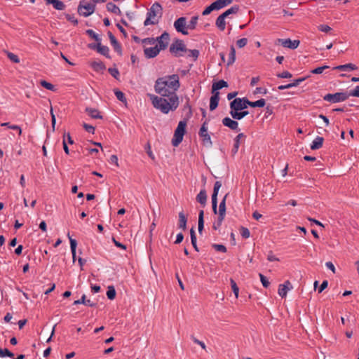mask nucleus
I'll use <instances>...</instances> for the list:
<instances>
[{
    "mask_svg": "<svg viewBox=\"0 0 359 359\" xmlns=\"http://www.w3.org/2000/svg\"><path fill=\"white\" fill-rule=\"evenodd\" d=\"M180 87L178 74H172L158 78L155 81L154 90L162 97H169L176 94L175 92Z\"/></svg>",
    "mask_w": 359,
    "mask_h": 359,
    "instance_id": "obj_1",
    "label": "nucleus"
},
{
    "mask_svg": "<svg viewBox=\"0 0 359 359\" xmlns=\"http://www.w3.org/2000/svg\"><path fill=\"white\" fill-rule=\"evenodd\" d=\"M169 102L164 97L152 95L150 96L154 108L159 109L163 114H168L170 110L175 111L179 106V97L177 94L168 97Z\"/></svg>",
    "mask_w": 359,
    "mask_h": 359,
    "instance_id": "obj_2",
    "label": "nucleus"
},
{
    "mask_svg": "<svg viewBox=\"0 0 359 359\" xmlns=\"http://www.w3.org/2000/svg\"><path fill=\"white\" fill-rule=\"evenodd\" d=\"M163 15V8L158 2H155L148 9L146 20L144 22V26L158 24L159 19Z\"/></svg>",
    "mask_w": 359,
    "mask_h": 359,
    "instance_id": "obj_3",
    "label": "nucleus"
},
{
    "mask_svg": "<svg viewBox=\"0 0 359 359\" xmlns=\"http://www.w3.org/2000/svg\"><path fill=\"white\" fill-rule=\"evenodd\" d=\"M230 114L232 118L235 120H241L247 115L249 114V111L245 110L241 104H238L237 102L231 101L230 102Z\"/></svg>",
    "mask_w": 359,
    "mask_h": 359,
    "instance_id": "obj_4",
    "label": "nucleus"
},
{
    "mask_svg": "<svg viewBox=\"0 0 359 359\" xmlns=\"http://www.w3.org/2000/svg\"><path fill=\"white\" fill-rule=\"evenodd\" d=\"M234 102H237L239 105L241 104L243 108L245 109L248 108V106L251 107H264L266 104V101L264 99L261 98L255 102L250 101L247 97L243 98H235L233 100Z\"/></svg>",
    "mask_w": 359,
    "mask_h": 359,
    "instance_id": "obj_5",
    "label": "nucleus"
},
{
    "mask_svg": "<svg viewBox=\"0 0 359 359\" xmlns=\"http://www.w3.org/2000/svg\"><path fill=\"white\" fill-rule=\"evenodd\" d=\"M95 10V4L86 3L85 0H81L78 6L77 11L80 15L88 17L93 14Z\"/></svg>",
    "mask_w": 359,
    "mask_h": 359,
    "instance_id": "obj_6",
    "label": "nucleus"
},
{
    "mask_svg": "<svg viewBox=\"0 0 359 359\" xmlns=\"http://www.w3.org/2000/svg\"><path fill=\"white\" fill-rule=\"evenodd\" d=\"M169 50L175 57H180L182 55L180 52L185 53L188 49L182 40L176 39L170 45Z\"/></svg>",
    "mask_w": 359,
    "mask_h": 359,
    "instance_id": "obj_7",
    "label": "nucleus"
},
{
    "mask_svg": "<svg viewBox=\"0 0 359 359\" xmlns=\"http://www.w3.org/2000/svg\"><path fill=\"white\" fill-rule=\"evenodd\" d=\"M208 120H205L198 132L199 137L201 138L203 144L206 147H211L212 142L211 141L210 135L208 133Z\"/></svg>",
    "mask_w": 359,
    "mask_h": 359,
    "instance_id": "obj_8",
    "label": "nucleus"
},
{
    "mask_svg": "<svg viewBox=\"0 0 359 359\" xmlns=\"http://www.w3.org/2000/svg\"><path fill=\"white\" fill-rule=\"evenodd\" d=\"M349 97L348 92H337L334 94L328 93L323 97V100L331 103L344 102Z\"/></svg>",
    "mask_w": 359,
    "mask_h": 359,
    "instance_id": "obj_9",
    "label": "nucleus"
},
{
    "mask_svg": "<svg viewBox=\"0 0 359 359\" xmlns=\"http://www.w3.org/2000/svg\"><path fill=\"white\" fill-rule=\"evenodd\" d=\"M174 27L177 32L182 33L184 35L189 34L187 30V18L185 17L177 18L174 22Z\"/></svg>",
    "mask_w": 359,
    "mask_h": 359,
    "instance_id": "obj_10",
    "label": "nucleus"
},
{
    "mask_svg": "<svg viewBox=\"0 0 359 359\" xmlns=\"http://www.w3.org/2000/svg\"><path fill=\"white\" fill-rule=\"evenodd\" d=\"M170 41V34L164 32L161 36L156 38V42H158V48L162 50L167 48Z\"/></svg>",
    "mask_w": 359,
    "mask_h": 359,
    "instance_id": "obj_11",
    "label": "nucleus"
},
{
    "mask_svg": "<svg viewBox=\"0 0 359 359\" xmlns=\"http://www.w3.org/2000/svg\"><path fill=\"white\" fill-rule=\"evenodd\" d=\"M107 35L109 36V39L110 40L111 44L114 48V50L120 55L121 56L122 53V47L120 43L117 41L114 35L111 33V32L109 31L107 32Z\"/></svg>",
    "mask_w": 359,
    "mask_h": 359,
    "instance_id": "obj_12",
    "label": "nucleus"
},
{
    "mask_svg": "<svg viewBox=\"0 0 359 359\" xmlns=\"http://www.w3.org/2000/svg\"><path fill=\"white\" fill-rule=\"evenodd\" d=\"M278 43H280L283 47L288 48L292 50L296 49L300 43L299 40L292 41L290 39H278Z\"/></svg>",
    "mask_w": 359,
    "mask_h": 359,
    "instance_id": "obj_13",
    "label": "nucleus"
},
{
    "mask_svg": "<svg viewBox=\"0 0 359 359\" xmlns=\"http://www.w3.org/2000/svg\"><path fill=\"white\" fill-rule=\"evenodd\" d=\"M160 51L161 50L158 48V46H156L154 47L144 48V53L147 58L150 59L156 57Z\"/></svg>",
    "mask_w": 359,
    "mask_h": 359,
    "instance_id": "obj_14",
    "label": "nucleus"
},
{
    "mask_svg": "<svg viewBox=\"0 0 359 359\" xmlns=\"http://www.w3.org/2000/svg\"><path fill=\"white\" fill-rule=\"evenodd\" d=\"M222 123L224 126L228 127L233 130H236L238 129V123L229 117L224 118L222 119Z\"/></svg>",
    "mask_w": 359,
    "mask_h": 359,
    "instance_id": "obj_15",
    "label": "nucleus"
},
{
    "mask_svg": "<svg viewBox=\"0 0 359 359\" xmlns=\"http://www.w3.org/2000/svg\"><path fill=\"white\" fill-rule=\"evenodd\" d=\"M229 86L228 83L224 80H219L217 82H214L212 86L211 93H215L219 94V90L223 88H227Z\"/></svg>",
    "mask_w": 359,
    "mask_h": 359,
    "instance_id": "obj_16",
    "label": "nucleus"
},
{
    "mask_svg": "<svg viewBox=\"0 0 359 359\" xmlns=\"http://www.w3.org/2000/svg\"><path fill=\"white\" fill-rule=\"evenodd\" d=\"M245 139L246 138V135L244 133H239L235 138H234V144L233 147L231 149V154L232 156H234L238 151L240 144H241V139Z\"/></svg>",
    "mask_w": 359,
    "mask_h": 359,
    "instance_id": "obj_17",
    "label": "nucleus"
},
{
    "mask_svg": "<svg viewBox=\"0 0 359 359\" xmlns=\"http://www.w3.org/2000/svg\"><path fill=\"white\" fill-rule=\"evenodd\" d=\"M47 5H52L53 8L58 11H63L66 5L60 0H45Z\"/></svg>",
    "mask_w": 359,
    "mask_h": 359,
    "instance_id": "obj_18",
    "label": "nucleus"
},
{
    "mask_svg": "<svg viewBox=\"0 0 359 359\" xmlns=\"http://www.w3.org/2000/svg\"><path fill=\"white\" fill-rule=\"evenodd\" d=\"M212 96L210 99V110L214 111L218 107L219 101V94L211 93Z\"/></svg>",
    "mask_w": 359,
    "mask_h": 359,
    "instance_id": "obj_19",
    "label": "nucleus"
},
{
    "mask_svg": "<svg viewBox=\"0 0 359 359\" xmlns=\"http://www.w3.org/2000/svg\"><path fill=\"white\" fill-rule=\"evenodd\" d=\"M85 111L92 118H95V119H102L103 118V116L100 114V112L97 109H94V108H91V107H86L85 109Z\"/></svg>",
    "mask_w": 359,
    "mask_h": 359,
    "instance_id": "obj_20",
    "label": "nucleus"
},
{
    "mask_svg": "<svg viewBox=\"0 0 359 359\" xmlns=\"http://www.w3.org/2000/svg\"><path fill=\"white\" fill-rule=\"evenodd\" d=\"M90 66L96 72H103L106 69L105 65L102 61H93Z\"/></svg>",
    "mask_w": 359,
    "mask_h": 359,
    "instance_id": "obj_21",
    "label": "nucleus"
},
{
    "mask_svg": "<svg viewBox=\"0 0 359 359\" xmlns=\"http://www.w3.org/2000/svg\"><path fill=\"white\" fill-rule=\"evenodd\" d=\"M67 236H68V238L69 239L70 248H71V252H72V254L73 262H74L76 261V246H77V241L75 239L72 238V237L70 236L69 233L67 234Z\"/></svg>",
    "mask_w": 359,
    "mask_h": 359,
    "instance_id": "obj_22",
    "label": "nucleus"
},
{
    "mask_svg": "<svg viewBox=\"0 0 359 359\" xmlns=\"http://www.w3.org/2000/svg\"><path fill=\"white\" fill-rule=\"evenodd\" d=\"M233 0H217L212 4L215 8V10H219L232 3Z\"/></svg>",
    "mask_w": 359,
    "mask_h": 359,
    "instance_id": "obj_23",
    "label": "nucleus"
},
{
    "mask_svg": "<svg viewBox=\"0 0 359 359\" xmlns=\"http://www.w3.org/2000/svg\"><path fill=\"white\" fill-rule=\"evenodd\" d=\"M357 69H358L357 66L352 63H348L346 65H338L333 68V69H337V70H340V71H351V70H355Z\"/></svg>",
    "mask_w": 359,
    "mask_h": 359,
    "instance_id": "obj_24",
    "label": "nucleus"
},
{
    "mask_svg": "<svg viewBox=\"0 0 359 359\" xmlns=\"http://www.w3.org/2000/svg\"><path fill=\"white\" fill-rule=\"evenodd\" d=\"M187 217L185 216L183 212L179 213V223L178 227L182 229L183 231L187 229Z\"/></svg>",
    "mask_w": 359,
    "mask_h": 359,
    "instance_id": "obj_25",
    "label": "nucleus"
},
{
    "mask_svg": "<svg viewBox=\"0 0 359 359\" xmlns=\"http://www.w3.org/2000/svg\"><path fill=\"white\" fill-rule=\"evenodd\" d=\"M196 201L203 206H205L207 201V194L205 189H201L196 196Z\"/></svg>",
    "mask_w": 359,
    "mask_h": 359,
    "instance_id": "obj_26",
    "label": "nucleus"
},
{
    "mask_svg": "<svg viewBox=\"0 0 359 359\" xmlns=\"http://www.w3.org/2000/svg\"><path fill=\"white\" fill-rule=\"evenodd\" d=\"M106 8L107 11L111 12L112 13L116 14V15H121V11L120 8L114 3L112 2H108L106 5Z\"/></svg>",
    "mask_w": 359,
    "mask_h": 359,
    "instance_id": "obj_27",
    "label": "nucleus"
},
{
    "mask_svg": "<svg viewBox=\"0 0 359 359\" xmlns=\"http://www.w3.org/2000/svg\"><path fill=\"white\" fill-rule=\"evenodd\" d=\"M324 138L323 137L318 136L311 144V149L312 150H316L322 147L323 144Z\"/></svg>",
    "mask_w": 359,
    "mask_h": 359,
    "instance_id": "obj_28",
    "label": "nucleus"
},
{
    "mask_svg": "<svg viewBox=\"0 0 359 359\" xmlns=\"http://www.w3.org/2000/svg\"><path fill=\"white\" fill-rule=\"evenodd\" d=\"M215 25L220 31H224L226 28L225 18L221 14L216 19Z\"/></svg>",
    "mask_w": 359,
    "mask_h": 359,
    "instance_id": "obj_29",
    "label": "nucleus"
},
{
    "mask_svg": "<svg viewBox=\"0 0 359 359\" xmlns=\"http://www.w3.org/2000/svg\"><path fill=\"white\" fill-rule=\"evenodd\" d=\"M204 229V211L203 210L199 211L198 220V229L200 234L202 233Z\"/></svg>",
    "mask_w": 359,
    "mask_h": 359,
    "instance_id": "obj_30",
    "label": "nucleus"
},
{
    "mask_svg": "<svg viewBox=\"0 0 359 359\" xmlns=\"http://www.w3.org/2000/svg\"><path fill=\"white\" fill-rule=\"evenodd\" d=\"M240 10V6L238 5H234L230 8L227 9L226 11L222 13V15L226 18L229 17L231 14H236Z\"/></svg>",
    "mask_w": 359,
    "mask_h": 359,
    "instance_id": "obj_31",
    "label": "nucleus"
},
{
    "mask_svg": "<svg viewBox=\"0 0 359 359\" xmlns=\"http://www.w3.org/2000/svg\"><path fill=\"white\" fill-rule=\"evenodd\" d=\"M184 135L175 132L173 138L172 139V144L174 147H177L182 142Z\"/></svg>",
    "mask_w": 359,
    "mask_h": 359,
    "instance_id": "obj_32",
    "label": "nucleus"
},
{
    "mask_svg": "<svg viewBox=\"0 0 359 359\" xmlns=\"http://www.w3.org/2000/svg\"><path fill=\"white\" fill-rule=\"evenodd\" d=\"M97 52L100 54L105 56L107 58H111V56L109 55V48L107 46L102 45L101 43H100Z\"/></svg>",
    "mask_w": 359,
    "mask_h": 359,
    "instance_id": "obj_33",
    "label": "nucleus"
},
{
    "mask_svg": "<svg viewBox=\"0 0 359 359\" xmlns=\"http://www.w3.org/2000/svg\"><path fill=\"white\" fill-rule=\"evenodd\" d=\"M187 121H180L175 132L184 135L186 133Z\"/></svg>",
    "mask_w": 359,
    "mask_h": 359,
    "instance_id": "obj_34",
    "label": "nucleus"
},
{
    "mask_svg": "<svg viewBox=\"0 0 359 359\" xmlns=\"http://www.w3.org/2000/svg\"><path fill=\"white\" fill-rule=\"evenodd\" d=\"M236 60V50L233 46L230 48V53L229 55V59L227 61V66H230L233 64Z\"/></svg>",
    "mask_w": 359,
    "mask_h": 359,
    "instance_id": "obj_35",
    "label": "nucleus"
},
{
    "mask_svg": "<svg viewBox=\"0 0 359 359\" xmlns=\"http://www.w3.org/2000/svg\"><path fill=\"white\" fill-rule=\"evenodd\" d=\"M217 195L218 193L212 192V208L215 214L217 213Z\"/></svg>",
    "mask_w": 359,
    "mask_h": 359,
    "instance_id": "obj_36",
    "label": "nucleus"
},
{
    "mask_svg": "<svg viewBox=\"0 0 359 359\" xmlns=\"http://www.w3.org/2000/svg\"><path fill=\"white\" fill-rule=\"evenodd\" d=\"M116 295V292L114 287L113 285L109 286L107 288V298L110 300H113L115 299Z\"/></svg>",
    "mask_w": 359,
    "mask_h": 359,
    "instance_id": "obj_37",
    "label": "nucleus"
},
{
    "mask_svg": "<svg viewBox=\"0 0 359 359\" xmlns=\"http://www.w3.org/2000/svg\"><path fill=\"white\" fill-rule=\"evenodd\" d=\"M114 94H115L116 98L119 101H121V102H123V103H126V102H127L126 97L125 96V94L122 91L116 88L114 90Z\"/></svg>",
    "mask_w": 359,
    "mask_h": 359,
    "instance_id": "obj_38",
    "label": "nucleus"
},
{
    "mask_svg": "<svg viewBox=\"0 0 359 359\" xmlns=\"http://www.w3.org/2000/svg\"><path fill=\"white\" fill-rule=\"evenodd\" d=\"M2 127H8L10 129L18 130L19 135L22 134V129L19 126L17 125H11L9 122H4L1 124Z\"/></svg>",
    "mask_w": 359,
    "mask_h": 359,
    "instance_id": "obj_39",
    "label": "nucleus"
},
{
    "mask_svg": "<svg viewBox=\"0 0 359 359\" xmlns=\"http://www.w3.org/2000/svg\"><path fill=\"white\" fill-rule=\"evenodd\" d=\"M198 15H195V16L191 17L189 24L187 26V28L189 29H192V30L195 29L196 27V25H197V22H198Z\"/></svg>",
    "mask_w": 359,
    "mask_h": 359,
    "instance_id": "obj_40",
    "label": "nucleus"
},
{
    "mask_svg": "<svg viewBox=\"0 0 359 359\" xmlns=\"http://www.w3.org/2000/svg\"><path fill=\"white\" fill-rule=\"evenodd\" d=\"M0 357L1 358H5V357H9L11 358H14V354L10 351L8 348H2L0 347Z\"/></svg>",
    "mask_w": 359,
    "mask_h": 359,
    "instance_id": "obj_41",
    "label": "nucleus"
},
{
    "mask_svg": "<svg viewBox=\"0 0 359 359\" xmlns=\"http://www.w3.org/2000/svg\"><path fill=\"white\" fill-rule=\"evenodd\" d=\"M229 194H226L219 205V211L218 213L226 214V200Z\"/></svg>",
    "mask_w": 359,
    "mask_h": 359,
    "instance_id": "obj_42",
    "label": "nucleus"
},
{
    "mask_svg": "<svg viewBox=\"0 0 359 359\" xmlns=\"http://www.w3.org/2000/svg\"><path fill=\"white\" fill-rule=\"evenodd\" d=\"M40 84L42 87H43L44 88H46L47 90H51L53 92L56 90L55 86L54 85H53L52 83H50L45 80H41L40 82Z\"/></svg>",
    "mask_w": 359,
    "mask_h": 359,
    "instance_id": "obj_43",
    "label": "nucleus"
},
{
    "mask_svg": "<svg viewBox=\"0 0 359 359\" xmlns=\"http://www.w3.org/2000/svg\"><path fill=\"white\" fill-rule=\"evenodd\" d=\"M290 290V288H286V285H279L278 286V294L282 297H285L287 296V291Z\"/></svg>",
    "mask_w": 359,
    "mask_h": 359,
    "instance_id": "obj_44",
    "label": "nucleus"
},
{
    "mask_svg": "<svg viewBox=\"0 0 359 359\" xmlns=\"http://www.w3.org/2000/svg\"><path fill=\"white\" fill-rule=\"evenodd\" d=\"M230 283L232 291L234 293L236 297L237 298L238 297L239 288L233 279H230Z\"/></svg>",
    "mask_w": 359,
    "mask_h": 359,
    "instance_id": "obj_45",
    "label": "nucleus"
},
{
    "mask_svg": "<svg viewBox=\"0 0 359 359\" xmlns=\"http://www.w3.org/2000/svg\"><path fill=\"white\" fill-rule=\"evenodd\" d=\"M86 33L93 39L96 41H101V39L99 36L93 30V29H87Z\"/></svg>",
    "mask_w": 359,
    "mask_h": 359,
    "instance_id": "obj_46",
    "label": "nucleus"
},
{
    "mask_svg": "<svg viewBox=\"0 0 359 359\" xmlns=\"http://www.w3.org/2000/svg\"><path fill=\"white\" fill-rule=\"evenodd\" d=\"M7 57L10 59L11 61H12L14 63H19L20 59L18 56L13 53L6 51Z\"/></svg>",
    "mask_w": 359,
    "mask_h": 359,
    "instance_id": "obj_47",
    "label": "nucleus"
},
{
    "mask_svg": "<svg viewBox=\"0 0 359 359\" xmlns=\"http://www.w3.org/2000/svg\"><path fill=\"white\" fill-rule=\"evenodd\" d=\"M240 233L243 238H248L250 236V232L249 229L244 226H241L240 228Z\"/></svg>",
    "mask_w": 359,
    "mask_h": 359,
    "instance_id": "obj_48",
    "label": "nucleus"
},
{
    "mask_svg": "<svg viewBox=\"0 0 359 359\" xmlns=\"http://www.w3.org/2000/svg\"><path fill=\"white\" fill-rule=\"evenodd\" d=\"M212 247L216 251H218V252H226V251H227V249H226V246L224 245H222V244L214 243V244L212 245Z\"/></svg>",
    "mask_w": 359,
    "mask_h": 359,
    "instance_id": "obj_49",
    "label": "nucleus"
},
{
    "mask_svg": "<svg viewBox=\"0 0 359 359\" xmlns=\"http://www.w3.org/2000/svg\"><path fill=\"white\" fill-rule=\"evenodd\" d=\"M328 68H330V67L327 66V65H324V66H322V67H318L317 68H315V69H312L311 71V73L314 74H322L324 70H325V69H327Z\"/></svg>",
    "mask_w": 359,
    "mask_h": 359,
    "instance_id": "obj_50",
    "label": "nucleus"
},
{
    "mask_svg": "<svg viewBox=\"0 0 359 359\" xmlns=\"http://www.w3.org/2000/svg\"><path fill=\"white\" fill-rule=\"evenodd\" d=\"M259 276L263 287L267 288L270 285V282L269 281L268 278L262 273H259Z\"/></svg>",
    "mask_w": 359,
    "mask_h": 359,
    "instance_id": "obj_51",
    "label": "nucleus"
},
{
    "mask_svg": "<svg viewBox=\"0 0 359 359\" xmlns=\"http://www.w3.org/2000/svg\"><path fill=\"white\" fill-rule=\"evenodd\" d=\"M108 72L116 79H118V76L120 75L119 71L117 68H111L109 67L108 69Z\"/></svg>",
    "mask_w": 359,
    "mask_h": 359,
    "instance_id": "obj_52",
    "label": "nucleus"
},
{
    "mask_svg": "<svg viewBox=\"0 0 359 359\" xmlns=\"http://www.w3.org/2000/svg\"><path fill=\"white\" fill-rule=\"evenodd\" d=\"M276 76L280 79H290L292 76V74L287 71H284L281 73L277 74Z\"/></svg>",
    "mask_w": 359,
    "mask_h": 359,
    "instance_id": "obj_53",
    "label": "nucleus"
},
{
    "mask_svg": "<svg viewBox=\"0 0 359 359\" xmlns=\"http://www.w3.org/2000/svg\"><path fill=\"white\" fill-rule=\"evenodd\" d=\"M187 51L189 53L188 56L193 57L194 61H196L198 59V57L199 56V50H198L194 49V50H188Z\"/></svg>",
    "mask_w": 359,
    "mask_h": 359,
    "instance_id": "obj_54",
    "label": "nucleus"
},
{
    "mask_svg": "<svg viewBox=\"0 0 359 359\" xmlns=\"http://www.w3.org/2000/svg\"><path fill=\"white\" fill-rule=\"evenodd\" d=\"M215 8L213 5V4L212 3L210 6H207L204 11H203L202 13V15H209L212 11H215Z\"/></svg>",
    "mask_w": 359,
    "mask_h": 359,
    "instance_id": "obj_55",
    "label": "nucleus"
},
{
    "mask_svg": "<svg viewBox=\"0 0 359 359\" xmlns=\"http://www.w3.org/2000/svg\"><path fill=\"white\" fill-rule=\"evenodd\" d=\"M247 43H248V39H246V38L240 39L236 41V46L239 48H243L244 46H245L247 45Z\"/></svg>",
    "mask_w": 359,
    "mask_h": 359,
    "instance_id": "obj_56",
    "label": "nucleus"
},
{
    "mask_svg": "<svg viewBox=\"0 0 359 359\" xmlns=\"http://www.w3.org/2000/svg\"><path fill=\"white\" fill-rule=\"evenodd\" d=\"M82 126L83 127V128L89 133H91V134H94L95 133V127L91 126V125H89V124H87L86 123H83L82 124Z\"/></svg>",
    "mask_w": 359,
    "mask_h": 359,
    "instance_id": "obj_57",
    "label": "nucleus"
},
{
    "mask_svg": "<svg viewBox=\"0 0 359 359\" xmlns=\"http://www.w3.org/2000/svg\"><path fill=\"white\" fill-rule=\"evenodd\" d=\"M65 18L68 21L73 23L74 25H77L79 23L78 20L75 18V17L73 15H69L67 13L65 14Z\"/></svg>",
    "mask_w": 359,
    "mask_h": 359,
    "instance_id": "obj_58",
    "label": "nucleus"
},
{
    "mask_svg": "<svg viewBox=\"0 0 359 359\" xmlns=\"http://www.w3.org/2000/svg\"><path fill=\"white\" fill-rule=\"evenodd\" d=\"M349 97H359V86H355V88L348 92Z\"/></svg>",
    "mask_w": 359,
    "mask_h": 359,
    "instance_id": "obj_59",
    "label": "nucleus"
},
{
    "mask_svg": "<svg viewBox=\"0 0 359 359\" xmlns=\"http://www.w3.org/2000/svg\"><path fill=\"white\" fill-rule=\"evenodd\" d=\"M318 29L319 31L325 32V33H327L328 32H330L332 29V28L327 25H320L318 27Z\"/></svg>",
    "mask_w": 359,
    "mask_h": 359,
    "instance_id": "obj_60",
    "label": "nucleus"
},
{
    "mask_svg": "<svg viewBox=\"0 0 359 359\" xmlns=\"http://www.w3.org/2000/svg\"><path fill=\"white\" fill-rule=\"evenodd\" d=\"M184 109H186V108L189 109V113L187 114V117H188V118H190L192 116V110H191V105L189 104V97H187V102L184 104Z\"/></svg>",
    "mask_w": 359,
    "mask_h": 359,
    "instance_id": "obj_61",
    "label": "nucleus"
},
{
    "mask_svg": "<svg viewBox=\"0 0 359 359\" xmlns=\"http://www.w3.org/2000/svg\"><path fill=\"white\" fill-rule=\"evenodd\" d=\"M191 339L193 340V341L196 344H198L199 346H201V347L203 348V349H205L206 348V346L205 344H204V342L198 340V339H196L194 335L191 336Z\"/></svg>",
    "mask_w": 359,
    "mask_h": 359,
    "instance_id": "obj_62",
    "label": "nucleus"
},
{
    "mask_svg": "<svg viewBox=\"0 0 359 359\" xmlns=\"http://www.w3.org/2000/svg\"><path fill=\"white\" fill-rule=\"evenodd\" d=\"M327 286L328 281L327 280H323L318 290V292L321 293L327 287Z\"/></svg>",
    "mask_w": 359,
    "mask_h": 359,
    "instance_id": "obj_63",
    "label": "nucleus"
},
{
    "mask_svg": "<svg viewBox=\"0 0 359 359\" xmlns=\"http://www.w3.org/2000/svg\"><path fill=\"white\" fill-rule=\"evenodd\" d=\"M308 77H309V76H305V77H301V78H298L297 79H294L293 81V84L296 87V86H299L302 82L305 81Z\"/></svg>",
    "mask_w": 359,
    "mask_h": 359,
    "instance_id": "obj_64",
    "label": "nucleus"
}]
</instances>
